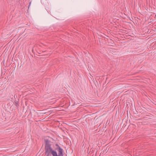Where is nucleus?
Returning a JSON list of instances; mask_svg holds the SVG:
<instances>
[{
	"label": "nucleus",
	"instance_id": "f257e3e1",
	"mask_svg": "<svg viewBox=\"0 0 156 156\" xmlns=\"http://www.w3.org/2000/svg\"><path fill=\"white\" fill-rule=\"evenodd\" d=\"M45 154L46 156H51V154L53 156H54V154L53 152L55 151L53 150L51 147L45 148Z\"/></svg>",
	"mask_w": 156,
	"mask_h": 156
},
{
	"label": "nucleus",
	"instance_id": "f03ea898",
	"mask_svg": "<svg viewBox=\"0 0 156 156\" xmlns=\"http://www.w3.org/2000/svg\"><path fill=\"white\" fill-rule=\"evenodd\" d=\"M56 150L58 151V155H57V153L56 151H55L53 152L54 154V156H63V150L61 147H59V148L58 149V148H56Z\"/></svg>",
	"mask_w": 156,
	"mask_h": 156
},
{
	"label": "nucleus",
	"instance_id": "7ed1b4c3",
	"mask_svg": "<svg viewBox=\"0 0 156 156\" xmlns=\"http://www.w3.org/2000/svg\"><path fill=\"white\" fill-rule=\"evenodd\" d=\"M45 142V148L51 147V145L50 144V141L48 139L44 140Z\"/></svg>",
	"mask_w": 156,
	"mask_h": 156
},
{
	"label": "nucleus",
	"instance_id": "20e7f679",
	"mask_svg": "<svg viewBox=\"0 0 156 156\" xmlns=\"http://www.w3.org/2000/svg\"><path fill=\"white\" fill-rule=\"evenodd\" d=\"M55 146L58 147V149L59 148V147H60V146L58 145V144H55Z\"/></svg>",
	"mask_w": 156,
	"mask_h": 156
},
{
	"label": "nucleus",
	"instance_id": "39448f33",
	"mask_svg": "<svg viewBox=\"0 0 156 156\" xmlns=\"http://www.w3.org/2000/svg\"><path fill=\"white\" fill-rule=\"evenodd\" d=\"M31 2H30V3H29V5L28 8H29V7L30 6V5H31Z\"/></svg>",
	"mask_w": 156,
	"mask_h": 156
}]
</instances>
